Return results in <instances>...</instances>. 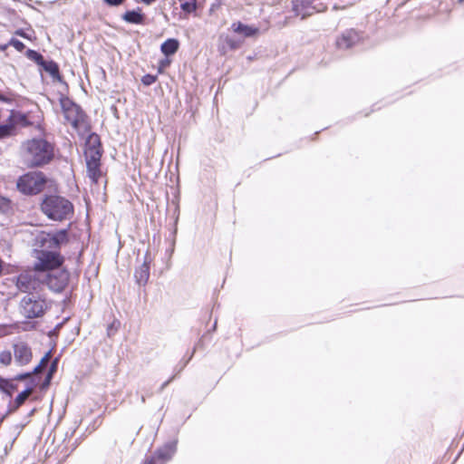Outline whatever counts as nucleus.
Returning a JSON list of instances; mask_svg holds the SVG:
<instances>
[{"label":"nucleus","instance_id":"f257e3e1","mask_svg":"<svg viewBox=\"0 0 464 464\" xmlns=\"http://www.w3.org/2000/svg\"><path fill=\"white\" fill-rule=\"evenodd\" d=\"M26 162L30 168H39L48 164L53 159V147L46 140L32 139L24 144Z\"/></svg>","mask_w":464,"mask_h":464},{"label":"nucleus","instance_id":"f03ea898","mask_svg":"<svg viewBox=\"0 0 464 464\" xmlns=\"http://www.w3.org/2000/svg\"><path fill=\"white\" fill-rule=\"evenodd\" d=\"M41 210L49 219L63 221L73 214V205L62 196L49 195L42 200Z\"/></svg>","mask_w":464,"mask_h":464},{"label":"nucleus","instance_id":"7ed1b4c3","mask_svg":"<svg viewBox=\"0 0 464 464\" xmlns=\"http://www.w3.org/2000/svg\"><path fill=\"white\" fill-rule=\"evenodd\" d=\"M46 175L40 171H28L16 180L17 190L24 196H35L44 191L47 183Z\"/></svg>","mask_w":464,"mask_h":464},{"label":"nucleus","instance_id":"20e7f679","mask_svg":"<svg viewBox=\"0 0 464 464\" xmlns=\"http://www.w3.org/2000/svg\"><path fill=\"white\" fill-rule=\"evenodd\" d=\"M20 307L22 314L26 318L33 319L42 316L47 305L44 299L33 293H28L22 298Z\"/></svg>","mask_w":464,"mask_h":464},{"label":"nucleus","instance_id":"39448f33","mask_svg":"<svg viewBox=\"0 0 464 464\" xmlns=\"http://www.w3.org/2000/svg\"><path fill=\"white\" fill-rule=\"evenodd\" d=\"M64 261L63 256L55 251H42L39 256V262L35 264L36 271H50L59 270L58 268L63 265Z\"/></svg>","mask_w":464,"mask_h":464},{"label":"nucleus","instance_id":"423d86ee","mask_svg":"<svg viewBox=\"0 0 464 464\" xmlns=\"http://www.w3.org/2000/svg\"><path fill=\"white\" fill-rule=\"evenodd\" d=\"M178 440L167 441L163 446L157 449L154 453L145 460L144 464H166L177 451Z\"/></svg>","mask_w":464,"mask_h":464},{"label":"nucleus","instance_id":"0eeeda50","mask_svg":"<svg viewBox=\"0 0 464 464\" xmlns=\"http://www.w3.org/2000/svg\"><path fill=\"white\" fill-rule=\"evenodd\" d=\"M292 9L295 16L305 19L315 13L324 12L326 6L321 3L316 5L315 0H292Z\"/></svg>","mask_w":464,"mask_h":464},{"label":"nucleus","instance_id":"6e6552de","mask_svg":"<svg viewBox=\"0 0 464 464\" xmlns=\"http://www.w3.org/2000/svg\"><path fill=\"white\" fill-rule=\"evenodd\" d=\"M69 278V273L66 270L62 269L46 273L44 281L50 290L55 293H61L67 286Z\"/></svg>","mask_w":464,"mask_h":464},{"label":"nucleus","instance_id":"1a4fd4ad","mask_svg":"<svg viewBox=\"0 0 464 464\" xmlns=\"http://www.w3.org/2000/svg\"><path fill=\"white\" fill-rule=\"evenodd\" d=\"M362 39L360 32L355 29H346L336 39V47L339 50H347L357 44Z\"/></svg>","mask_w":464,"mask_h":464},{"label":"nucleus","instance_id":"9d476101","mask_svg":"<svg viewBox=\"0 0 464 464\" xmlns=\"http://www.w3.org/2000/svg\"><path fill=\"white\" fill-rule=\"evenodd\" d=\"M14 362L19 366L28 364L33 358L31 347L25 342H18L13 344Z\"/></svg>","mask_w":464,"mask_h":464},{"label":"nucleus","instance_id":"9b49d317","mask_svg":"<svg viewBox=\"0 0 464 464\" xmlns=\"http://www.w3.org/2000/svg\"><path fill=\"white\" fill-rule=\"evenodd\" d=\"M68 230L60 229L55 232L46 233V235L42 237L41 242L43 245L46 243L49 248H58L62 244L68 242Z\"/></svg>","mask_w":464,"mask_h":464},{"label":"nucleus","instance_id":"f8f14e48","mask_svg":"<svg viewBox=\"0 0 464 464\" xmlns=\"http://www.w3.org/2000/svg\"><path fill=\"white\" fill-rule=\"evenodd\" d=\"M151 260L150 254L146 252L143 263L135 270L134 276L140 285H145L150 278V265Z\"/></svg>","mask_w":464,"mask_h":464},{"label":"nucleus","instance_id":"ddd939ff","mask_svg":"<svg viewBox=\"0 0 464 464\" xmlns=\"http://www.w3.org/2000/svg\"><path fill=\"white\" fill-rule=\"evenodd\" d=\"M65 120L71 123L74 129H78L81 124L84 123L87 119V115L80 105L69 110L63 113Z\"/></svg>","mask_w":464,"mask_h":464},{"label":"nucleus","instance_id":"4468645a","mask_svg":"<svg viewBox=\"0 0 464 464\" xmlns=\"http://www.w3.org/2000/svg\"><path fill=\"white\" fill-rule=\"evenodd\" d=\"M38 384L35 378H31V385H27V387L19 392L17 396L15 397L14 402H10L7 410V413H11L15 411L20 406L23 405V403L25 401V400L28 397V394L32 392L34 387H35Z\"/></svg>","mask_w":464,"mask_h":464},{"label":"nucleus","instance_id":"2eb2a0df","mask_svg":"<svg viewBox=\"0 0 464 464\" xmlns=\"http://www.w3.org/2000/svg\"><path fill=\"white\" fill-rule=\"evenodd\" d=\"M121 19L131 24H144L146 15L141 12L140 7H137L136 9L127 10L121 14Z\"/></svg>","mask_w":464,"mask_h":464},{"label":"nucleus","instance_id":"dca6fc26","mask_svg":"<svg viewBox=\"0 0 464 464\" xmlns=\"http://www.w3.org/2000/svg\"><path fill=\"white\" fill-rule=\"evenodd\" d=\"M46 72H48L53 80L65 83L63 82V76L60 73L59 65L56 62L53 60L44 61L43 65L41 66Z\"/></svg>","mask_w":464,"mask_h":464},{"label":"nucleus","instance_id":"f3484780","mask_svg":"<svg viewBox=\"0 0 464 464\" xmlns=\"http://www.w3.org/2000/svg\"><path fill=\"white\" fill-rule=\"evenodd\" d=\"M235 33L243 35L244 37H252L258 33V28L245 24L241 22L234 23L232 24Z\"/></svg>","mask_w":464,"mask_h":464},{"label":"nucleus","instance_id":"a211bd4d","mask_svg":"<svg viewBox=\"0 0 464 464\" xmlns=\"http://www.w3.org/2000/svg\"><path fill=\"white\" fill-rule=\"evenodd\" d=\"M179 47V42L176 38H169L160 45L161 53L166 56H171L177 53Z\"/></svg>","mask_w":464,"mask_h":464},{"label":"nucleus","instance_id":"6ab92c4d","mask_svg":"<svg viewBox=\"0 0 464 464\" xmlns=\"http://www.w3.org/2000/svg\"><path fill=\"white\" fill-rule=\"evenodd\" d=\"M87 175L93 183H98L102 177L101 162H86Z\"/></svg>","mask_w":464,"mask_h":464},{"label":"nucleus","instance_id":"aec40b11","mask_svg":"<svg viewBox=\"0 0 464 464\" xmlns=\"http://www.w3.org/2000/svg\"><path fill=\"white\" fill-rule=\"evenodd\" d=\"M16 390L17 385L13 383V379H5L0 376V391L3 393L11 398Z\"/></svg>","mask_w":464,"mask_h":464},{"label":"nucleus","instance_id":"412c9836","mask_svg":"<svg viewBox=\"0 0 464 464\" xmlns=\"http://www.w3.org/2000/svg\"><path fill=\"white\" fill-rule=\"evenodd\" d=\"M59 363V357L54 358L47 371V373L45 375V378L42 383V389H46L51 384L52 379L53 377V374L56 372Z\"/></svg>","mask_w":464,"mask_h":464},{"label":"nucleus","instance_id":"4be33fe9","mask_svg":"<svg viewBox=\"0 0 464 464\" xmlns=\"http://www.w3.org/2000/svg\"><path fill=\"white\" fill-rule=\"evenodd\" d=\"M95 149H102L101 138L95 133L92 132L88 135L85 140V150H95Z\"/></svg>","mask_w":464,"mask_h":464},{"label":"nucleus","instance_id":"5701e85b","mask_svg":"<svg viewBox=\"0 0 464 464\" xmlns=\"http://www.w3.org/2000/svg\"><path fill=\"white\" fill-rule=\"evenodd\" d=\"M102 149L84 150L86 162H101Z\"/></svg>","mask_w":464,"mask_h":464},{"label":"nucleus","instance_id":"b1692460","mask_svg":"<svg viewBox=\"0 0 464 464\" xmlns=\"http://www.w3.org/2000/svg\"><path fill=\"white\" fill-rule=\"evenodd\" d=\"M15 131V124L14 121L0 124V140L14 135Z\"/></svg>","mask_w":464,"mask_h":464},{"label":"nucleus","instance_id":"393cba45","mask_svg":"<svg viewBox=\"0 0 464 464\" xmlns=\"http://www.w3.org/2000/svg\"><path fill=\"white\" fill-rule=\"evenodd\" d=\"M60 105L63 111V113H65L69 110H72L73 108L77 107L79 104L74 102L72 99H70L68 96L61 95L59 98Z\"/></svg>","mask_w":464,"mask_h":464},{"label":"nucleus","instance_id":"a878e982","mask_svg":"<svg viewBox=\"0 0 464 464\" xmlns=\"http://www.w3.org/2000/svg\"><path fill=\"white\" fill-rule=\"evenodd\" d=\"M25 56L39 66H42L45 61L44 57L39 52L33 49H27Z\"/></svg>","mask_w":464,"mask_h":464},{"label":"nucleus","instance_id":"bb28decb","mask_svg":"<svg viewBox=\"0 0 464 464\" xmlns=\"http://www.w3.org/2000/svg\"><path fill=\"white\" fill-rule=\"evenodd\" d=\"M180 8L186 14H191L197 9V0H179Z\"/></svg>","mask_w":464,"mask_h":464},{"label":"nucleus","instance_id":"cd10ccee","mask_svg":"<svg viewBox=\"0 0 464 464\" xmlns=\"http://www.w3.org/2000/svg\"><path fill=\"white\" fill-rule=\"evenodd\" d=\"M51 354V350L48 351L41 359L39 363L32 370L33 374H37L39 372L43 370L46 361L48 360L49 356Z\"/></svg>","mask_w":464,"mask_h":464},{"label":"nucleus","instance_id":"c85d7f7f","mask_svg":"<svg viewBox=\"0 0 464 464\" xmlns=\"http://www.w3.org/2000/svg\"><path fill=\"white\" fill-rule=\"evenodd\" d=\"M12 362V353L10 351H2L0 353V363L7 366Z\"/></svg>","mask_w":464,"mask_h":464},{"label":"nucleus","instance_id":"c756f323","mask_svg":"<svg viewBox=\"0 0 464 464\" xmlns=\"http://www.w3.org/2000/svg\"><path fill=\"white\" fill-rule=\"evenodd\" d=\"M8 44H10V46L14 47L18 52H22L25 48L24 44L14 37H12L9 40Z\"/></svg>","mask_w":464,"mask_h":464},{"label":"nucleus","instance_id":"7c9ffc66","mask_svg":"<svg viewBox=\"0 0 464 464\" xmlns=\"http://www.w3.org/2000/svg\"><path fill=\"white\" fill-rule=\"evenodd\" d=\"M157 81V76L156 75H153V74H150V73H146L145 75L142 76L141 78V82L143 85L145 86H150L151 84H153L155 82Z\"/></svg>","mask_w":464,"mask_h":464},{"label":"nucleus","instance_id":"2f4dec72","mask_svg":"<svg viewBox=\"0 0 464 464\" xmlns=\"http://www.w3.org/2000/svg\"><path fill=\"white\" fill-rule=\"evenodd\" d=\"M17 287L22 292H28L30 290V282L25 278L19 277L17 280Z\"/></svg>","mask_w":464,"mask_h":464},{"label":"nucleus","instance_id":"473e14b6","mask_svg":"<svg viewBox=\"0 0 464 464\" xmlns=\"http://www.w3.org/2000/svg\"><path fill=\"white\" fill-rule=\"evenodd\" d=\"M33 375L34 374H33L32 371L19 373L13 378V381H24V380L29 379L28 385H31V378H34Z\"/></svg>","mask_w":464,"mask_h":464},{"label":"nucleus","instance_id":"72a5a7b5","mask_svg":"<svg viewBox=\"0 0 464 464\" xmlns=\"http://www.w3.org/2000/svg\"><path fill=\"white\" fill-rule=\"evenodd\" d=\"M10 199L5 197H0V211L6 212L10 208Z\"/></svg>","mask_w":464,"mask_h":464},{"label":"nucleus","instance_id":"f704fd0d","mask_svg":"<svg viewBox=\"0 0 464 464\" xmlns=\"http://www.w3.org/2000/svg\"><path fill=\"white\" fill-rule=\"evenodd\" d=\"M107 5L111 7H116L122 5L125 0H102Z\"/></svg>","mask_w":464,"mask_h":464},{"label":"nucleus","instance_id":"c9c22d12","mask_svg":"<svg viewBox=\"0 0 464 464\" xmlns=\"http://www.w3.org/2000/svg\"><path fill=\"white\" fill-rule=\"evenodd\" d=\"M14 34L15 35H18L22 38H24V39H30L29 36L27 35V34L24 32V29H17L15 32H14Z\"/></svg>","mask_w":464,"mask_h":464},{"label":"nucleus","instance_id":"e433bc0d","mask_svg":"<svg viewBox=\"0 0 464 464\" xmlns=\"http://www.w3.org/2000/svg\"><path fill=\"white\" fill-rule=\"evenodd\" d=\"M174 378H175V376L173 375V376H171L169 380H167L166 382H164L160 385V389H159V392H163V390H164V389H165V388H166V387H167V386H168V385H169V384L173 381V379H174Z\"/></svg>","mask_w":464,"mask_h":464},{"label":"nucleus","instance_id":"4c0bfd02","mask_svg":"<svg viewBox=\"0 0 464 464\" xmlns=\"http://www.w3.org/2000/svg\"><path fill=\"white\" fill-rule=\"evenodd\" d=\"M116 323L113 322L111 324H110L107 328L108 335L111 336L113 332L117 331L118 326L115 325Z\"/></svg>","mask_w":464,"mask_h":464},{"label":"nucleus","instance_id":"58836bf2","mask_svg":"<svg viewBox=\"0 0 464 464\" xmlns=\"http://www.w3.org/2000/svg\"><path fill=\"white\" fill-rule=\"evenodd\" d=\"M8 46H10V44H0V51H5Z\"/></svg>","mask_w":464,"mask_h":464},{"label":"nucleus","instance_id":"ea45409f","mask_svg":"<svg viewBox=\"0 0 464 464\" xmlns=\"http://www.w3.org/2000/svg\"><path fill=\"white\" fill-rule=\"evenodd\" d=\"M140 1L146 5H150V4L154 3L156 0H140Z\"/></svg>","mask_w":464,"mask_h":464},{"label":"nucleus","instance_id":"a19ab883","mask_svg":"<svg viewBox=\"0 0 464 464\" xmlns=\"http://www.w3.org/2000/svg\"><path fill=\"white\" fill-rule=\"evenodd\" d=\"M168 64H169V61L167 59L160 61V67L166 66Z\"/></svg>","mask_w":464,"mask_h":464},{"label":"nucleus","instance_id":"79ce46f5","mask_svg":"<svg viewBox=\"0 0 464 464\" xmlns=\"http://www.w3.org/2000/svg\"><path fill=\"white\" fill-rule=\"evenodd\" d=\"M8 99L2 93H0V102H7Z\"/></svg>","mask_w":464,"mask_h":464},{"label":"nucleus","instance_id":"37998d69","mask_svg":"<svg viewBox=\"0 0 464 464\" xmlns=\"http://www.w3.org/2000/svg\"><path fill=\"white\" fill-rule=\"evenodd\" d=\"M343 8H344V6H339V5H334L333 6V9H334V10H341V9H343Z\"/></svg>","mask_w":464,"mask_h":464},{"label":"nucleus","instance_id":"c03bdc74","mask_svg":"<svg viewBox=\"0 0 464 464\" xmlns=\"http://www.w3.org/2000/svg\"><path fill=\"white\" fill-rule=\"evenodd\" d=\"M2 272H3V261L0 258V275L2 274Z\"/></svg>","mask_w":464,"mask_h":464},{"label":"nucleus","instance_id":"a18cd8bd","mask_svg":"<svg viewBox=\"0 0 464 464\" xmlns=\"http://www.w3.org/2000/svg\"><path fill=\"white\" fill-rule=\"evenodd\" d=\"M141 402L144 403L145 402V395H141Z\"/></svg>","mask_w":464,"mask_h":464},{"label":"nucleus","instance_id":"49530a36","mask_svg":"<svg viewBox=\"0 0 464 464\" xmlns=\"http://www.w3.org/2000/svg\"><path fill=\"white\" fill-rule=\"evenodd\" d=\"M192 353H194V352H193ZM192 355H193V354H191V355H190V357H188V360L184 363V366L187 364V362H188L189 360H191Z\"/></svg>","mask_w":464,"mask_h":464}]
</instances>
